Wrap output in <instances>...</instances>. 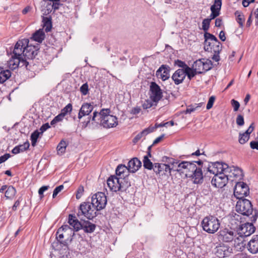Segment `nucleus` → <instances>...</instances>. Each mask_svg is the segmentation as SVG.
Returning <instances> with one entry per match:
<instances>
[{"label": "nucleus", "instance_id": "obj_1", "mask_svg": "<svg viewBox=\"0 0 258 258\" xmlns=\"http://www.w3.org/2000/svg\"><path fill=\"white\" fill-rule=\"evenodd\" d=\"M236 211L245 216V219L247 218L248 220L254 222L258 217V211L253 208L251 202L246 199H241L237 202L236 205Z\"/></svg>", "mask_w": 258, "mask_h": 258}, {"label": "nucleus", "instance_id": "obj_2", "mask_svg": "<svg viewBox=\"0 0 258 258\" xmlns=\"http://www.w3.org/2000/svg\"><path fill=\"white\" fill-rule=\"evenodd\" d=\"M204 36L205 50L220 53L222 50V44L217 37L210 33H205Z\"/></svg>", "mask_w": 258, "mask_h": 258}, {"label": "nucleus", "instance_id": "obj_3", "mask_svg": "<svg viewBox=\"0 0 258 258\" xmlns=\"http://www.w3.org/2000/svg\"><path fill=\"white\" fill-rule=\"evenodd\" d=\"M203 230L209 234H214L219 229L220 223L215 217L209 216L205 217L202 221Z\"/></svg>", "mask_w": 258, "mask_h": 258}, {"label": "nucleus", "instance_id": "obj_4", "mask_svg": "<svg viewBox=\"0 0 258 258\" xmlns=\"http://www.w3.org/2000/svg\"><path fill=\"white\" fill-rule=\"evenodd\" d=\"M97 211L94 208L91 207L89 202H84L80 205L77 216L81 220L82 216H85L88 219L92 220L97 216Z\"/></svg>", "mask_w": 258, "mask_h": 258}, {"label": "nucleus", "instance_id": "obj_5", "mask_svg": "<svg viewBox=\"0 0 258 258\" xmlns=\"http://www.w3.org/2000/svg\"><path fill=\"white\" fill-rule=\"evenodd\" d=\"M68 231H72V229L70 228L68 225H62L60 227L57 231L56 233V238L58 240V242L62 244L63 246H68L69 243H71L72 241V236L73 235H70L68 236L65 240H62L64 237H66L67 232ZM74 233H73V235Z\"/></svg>", "mask_w": 258, "mask_h": 258}, {"label": "nucleus", "instance_id": "obj_6", "mask_svg": "<svg viewBox=\"0 0 258 258\" xmlns=\"http://www.w3.org/2000/svg\"><path fill=\"white\" fill-rule=\"evenodd\" d=\"M106 204L107 198L104 192H98L92 197L91 204L96 211L104 209Z\"/></svg>", "mask_w": 258, "mask_h": 258}, {"label": "nucleus", "instance_id": "obj_7", "mask_svg": "<svg viewBox=\"0 0 258 258\" xmlns=\"http://www.w3.org/2000/svg\"><path fill=\"white\" fill-rule=\"evenodd\" d=\"M230 177H232L231 175L225 173L215 174L212 179L211 183L216 187L222 188L227 184Z\"/></svg>", "mask_w": 258, "mask_h": 258}, {"label": "nucleus", "instance_id": "obj_8", "mask_svg": "<svg viewBox=\"0 0 258 258\" xmlns=\"http://www.w3.org/2000/svg\"><path fill=\"white\" fill-rule=\"evenodd\" d=\"M249 194V188L247 184L243 182L236 183L234 188V195L238 200L245 199Z\"/></svg>", "mask_w": 258, "mask_h": 258}, {"label": "nucleus", "instance_id": "obj_9", "mask_svg": "<svg viewBox=\"0 0 258 258\" xmlns=\"http://www.w3.org/2000/svg\"><path fill=\"white\" fill-rule=\"evenodd\" d=\"M212 166H210L207 168V172L211 174H220V173H225L228 174L229 166L226 163L222 162H216L212 163Z\"/></svg>", "mask_w": 258, "mask_h": 258}, {"label": "nucleus", "instance_id": "obj_10", "mask_svg": "<svg viewBox=\"0 0 258 258\" xmlns=\"http://www.w3.org/2000/svg\"><path fill=\"white\" fill-rule=\"evenodd\" d=\"M217 234L219 240L224 242H232L236 236L234 230L228 228L221 229Z\"/></svg>", "mask_w": 258, "mask_h": 258}, {"label": "nucleus", "instance_id": "obj_11", "mask_svg": "<svg viewBox=\"0 0 258 258\" xmlns=\"http://www.w3.org/2000/svg\"><path fill=\"white\" fill-rule=\"evenodd\" d=\"M150 98L155 103V105L163 97L162 91L160 86L155 82H152L150 85Z\"/></svg>", "mask_w": 258, "mask_h": 258}, {"label": "nucleus", "instance_id": "obj_12", "mask_svg": "<svg viewBox=\"0 0 258 258\" xmlns=\"http://www.w3.org/2000/svg\"><path fill=\"white\" fill-rule=\"evenodd\" d=\"M106 112H105L103 119L102 126L104 128H109L115 127L118 124L117 118L113 115L110 114V110L106 109Z\"/></svg>", "mask_w": 258, "mask_h": 258}, {"label": "nucleus", "instance_id": "obj_13", "mask_svg": "<svg viewBox=\"0 0 258 258\" xmlns=\"http://www.w3.org/2000/svg\"><path fill=\"white\" fill-rule=\"evenodd\" d=\"M39 50V44L37 45H30L29 43L25 45L23 50V58L27 61L28 59H33L37 55Z\"/></svg>", "mask_w": 258, "mask_h": 258}, {"label": "nucleus", "instance_id": "obj_14", "mask_svg": "<svg viewBox=\"0 0 258 258\" xmlns=\"http://www.w3.org/2000/svg\"><path fill=\"white\" fill-rule=\"evenodd\" d=\"M232 249L223 243L219 244L214 248L215 254L219 258L229 256L232 253Z\"/></svg>", "mask_w": 258, "mask_h": 258}, {"label": "nucleus", "instance_id": "obj_15", "mask_svg": "<svg viewBox=\"0 0 258 258\" xmlns=\"http://www.w3.org/2000/svg\"><path fill=\"white\" fill-rule=\"evenodd\" d=\"M9 64L12 66V68L15 69L18 67H24L27 70H30L29 61L24 59L23 57L14 56L12 55L11 59L9 60Z\"/></svg>", "mask_w": 258, "mask_h": 258}, {"label": "nucleus", "instance_id": "obj_16", "mask_svg": "<svg viewBox=\"0 0 258 258\" xmlns=\"http://www.w3.org/2000/svg\"><path fill=\"white\" fill-rule=\"evenodd\" d=\"M253 222L247 220V221L241 224L239 228V233L241 237H247L252 234L255 230Z\"/></svg>", "mask_w": 258, "mask_h": 258}, {"label": "nucleus", "instance_id": "obj_17", "mask_svg": "<svg viewBox=\"0 0 258 258\" xmlns=\"http://www.w3.org/2000/svg\"><path fill=\"white\" fill-rule=\"evenodd\" d=\"M29 42V40L26 38L17 41L13 49L12 55L23 57V50H24L25 45H27Z\"/></svg>", "mask_w": 258, "mask_h": 258}, {"label": "nucleus", "instance_id": "obj_18", "mask_svg": "<svg viewBox=\"0 0 258 258\" xmlns=\"http://www.w3.org/2000/svg\"><path fill=\"white\" fill-rule=\"evenodd\" d=\"M107 110L106 109H102L99 112L95 111L93 112V115L92 117H88V120L86 121L85 124V127L90 123L91 121L92 123H96L97 124H100L102 125V123L103 122V119L105 112H106Z\"/></svg>", "mask_w": 258, "mask_h": 258}, {"label": "nucleus", "instance_id": "obj_19", "mask_svg": "<svg viewBox=\"0 0 258 258\" xmlns=\"http://www.w3.org/2000/svg\"><path fill=\"white\" fill-rule=\"evenodd\" d=\"M154 172L159 176H170V165L166 163H155Z\"/></svg>", "mask_w": 258, "mask_h": 258}, {"label": "nucleus", "instance_id": "obj_20", "mask_svg": "<svg viewBox=\"0 0 258 258\" xmlns=\"http://www.w3.org/2000/svg\"><path fill=\"white\" fill-rule=\"evenodd\" d=\"M170 68L168 65L162 64L156 71V76L163 81H165L170 77Z\"/></svg>", "mask_w": 258, "mask_h": 258}, {"label": "nucleus", "instance_id": "obj_21", "mask_svg": "<svg viewBox=\"0 0 258 258\" xmlns=\"http://www.w3.org/2000/svg\"><path fill=\"white\" fill-rule=\"evenodd\" d=\"M221 6L222 0H214V4L212 5L210 8L211 14L210 15V18H209L210 22L212 20L214 19L219 16Z\"/></svg>", "mask_w": 258, "mask_h": 258}, {"label": "nucleus", "instance_id": "obj_22", "mask_svg": "<svg viewBox=\"0 0 258 258\" xmlns=\"http://www.w3.org/2000/svg\"><path fill=\"white\" fill-rule=\"evenodd\" d=\"M186 177H192L194 179V183L195 184L201 183L203 180V174L202 169L197 167V170L192 172V173H185Z\"/></svg>", "mask_w": 258, "mask_h": 258}, {"label": "nucleus", "instance_id": "obj_23", "mask_svg": "<svg viewBox=\"0 0 258 258\" xmlns=\"http://www.w3.org/2000/svg\"><path fill=\"white\" fill-rule=\"evenodd\" d=\"M186 77L185 71L183 69L177 70L172 75L171 78L176 85L183 83Z\"/></svg>", "mask_w": 258, "mask_h": 258}, {"label": "nucleus", "instance_id": "obj_24", "mask_svg": "<svg viewBox=\"0 0 258 258\" xmlns=\"http://www.w3.org/2000/svg\"><path fill=\"white\" fill-rule=\"evenodd\" d=\"M107 183L111 191H118L119 190H117V188L119 187L120 185V177H118L115 175H111L107 179Z\"/></svg>", "mask_w": 258, "mask_h": 258}, {"label": "nucleus", "instance_id": "obj_25", "mask_svg": "<svg viewBox=\"0 0 258 258\" xmlns=\"http://www.w3.org/2000/svg\"><path fill=\"white\" fill-rule=\"evenodd\" d=\"M131 176L130 174L125 175L124 177H120V183L117 190L121 192L126 191L127 188L131 186Z\"/></svg>", "mask_w": 258, "mask_h": 258}, {"label": "nucleus", "instance_id": "obj_26", "mask_svg": "<svg viewBox=\"0 0 258 258\" xmlns=\"http://www.w3.org/2000/svg\"><path fill=\"white\" fill-rule=\"evenodd\" d=\"M93 105L91 103H84L79 110L78 118L81 119L83 116L88 115L93 110Z\"/></svg>", "mask_w": 258, "mask_h": 258}, {"label": "nucleus", "instance_id": "obj_27", "mask_svg": "<svg viewBox=\"0 0 258 258\" xmlns=\"http://www.w3.org/2000/svg\"><path fill=\"white\" fill-rule=\"evenodd\" d=\"M142 166L141 161L137 157L133 158L128 163V171L135 173Z\"/></svg>", "mask_w": 258, "mask_h": 258}, {"label": "nucleus", "instance_id": "obj_28", "mask_svg": "<svg viewBox=\"0 0 258 258\" xmlns=\"http://www.w3.org/2000/svg\"><path fill=\"white\" fill-rule=\"evenodd\" d=\"M68 223L70 225L73 227L74 229L78 231L79 230L83 229L84 223L82 224L76 218L75 215L70 214L69 216Z\"/></svg>", "mask_w": 258, "mask_h": 258}, {"label": "nucleus", "instance_id": "obj_29", "mask_svg": "<svg viewBox=\"0 0 258 258\" xmlns=\"http://www.w3.org/2000/svg\"><path fill=\"white\" fill-rule=\"evenodd\" d=\"M247 248L249 251L251 253L258 252V235L253 236L248 243Z\"/></svg>", "mask_w": 258, "mask_h": 258}, {"label": "nucleus", "instance_id": "obj_30", "mask_svg": "<svg viewBox=\"0 0 258 258\" xmlns=\"http://www.w3.org/2000/svg\"><path fill=\"white\" fill-rule=\"evenodd\" d=\"M45 33L42 29H40L34 32L30 38L31 40L41 43L44 39Z\"/></svg>", "mask_w": 258, "mask_h": 258}, {"label": "nucleus", "instance_id": "obj_31", "mask_svg": "<svg viewBox=\"0 0 258 258\" xmlns=\"http://www.w3.org/2000/svg\"><path fill=\"white\" fill-rule=\"evenodd\" d=\"M228 174L231 175L232 177H238L242 175V170L238 167L229 166Z\"/></svg>", "mask_w": 258, "mask_h": 258}, {"label": "nucleus", "instance_id": "obj_32", "mask_svg": "<svg viewBox=\"0 0 258 258\" xmlns=\"http://www.w3.org/2000/svg\"><path fill=\"white\" fill-rule=\"evenodd\" d=\"M43 27L45 29L46 32L51 31L52 28V21L50 17H43L42 18Z\"/></svg>", "mask_w": 258, "mask_h": 258}, {"label": "nucleus", "instance_id": "obj_33", "mask_svg": "<svg viewBox=\"0 0 258 258\" xmlns=\"http://www.w3.org/2000/svg\"><path fill=\"white\" fill-rule=\"evenodd\" d=\"M96 228V225L89 222L85 221L84 222L83 230L86 233H92Z\"/></svg>", "mask_w": 258, "mask_h": 258}, {"label": "nucleus", "instance_id": "obj_34", "mask_svg": "<svg viewBox=\"0 0 258 258\" xmlns=\"http://www.w3.org/2000/svg\"><path fill=\"white\" fill-rule=\"evenodd\" d=\"M153 132V129L146 128L142 132L137 135L133 139V142L134 143H137L143 136H146L148 134Z\"/></svg>", "mask_w": 258, "mask_h": 258}, {"label": "nucleus", "instance_id": "obj_35", "mask_svg": "<svg viewBox=\"0 0 258 258\" xmlns=\"http://www.w3.org/2000/svg\"><path fill=\"white\" fill-rule=\"evenodd\" d=\"M203 61L201 59H199L194 62L192 64V68H193L198 73V74H202L204 73L203 70Z\"/></svg>", "mask_w": 258, "mask_h": 258}, {"label": "nucleus", "instance_id": "obj_36", "mask_svg": "<svg viewBox=\"0 0 258 258\" xmlns=\"http://www.w3.org/2000/svg\"><path fill=\"white\" fill-rule=\"evenodd\" d=\"M128 171L127 166H125L124 165L120 164L117 166L115 172L117 176L119 177H124V173L126 171Z\"/></svg>", "mask_w": 258, "mask_h": 258}, {"label": "nucleus", "instance_id": "obj_37", "mask_svg": "<svg viewBox=\"0 0 258 258\" xmlns=\"http://www.w3.org/2000/svg\"><path fill=\"white\" fill-rule=\"evenodd\" d=\"M143 166L145 169L148 170H154L155 163H153L151 160L148 159V156H144V159L143 160Z\"/></svg>", "mask_w": 258, "mask_h": 258}, {"label": "nucleus", "instance_id": "obj_38", "mask_svg": "<svg viewBox=\"0 0 258 258\" xmlns=\"http://www.w3.org/2000/svg\"><path fill=\"white\" fill-rule=\"evenodd\" d=\"M11 76V72L9 70L0 72V83H3Z\"/></svg>", "mask_w": 258, "mask_h": 258}, {"label": "nucleus", "instance_id": "obj_39", "mask_svg": "<svg viewBox=\"0 0 258 258\" xmlns=\"http://www.w3.org/2000/svg\"><path fill=\"white\" fill-rule=\"evenodd\" d=\"M16 194V189L12 185H10L6 190L5 196L7 199H12Z\"/></svg>", "mask_w": 258, "mask_h": 258}, {"label": "nucleus", "instance_id": "obj_40", "mask_svg": "<svg viewBox=\"0 0 258 258\" xmlns=\"http://www.w3.org/2000/svg\"><path fill=\"white\" fill-rule=\"evenodd\" d=\"M68 145V143H67L64 140H61L57 146L58 154H63L66 151V147Z\"/></svg>", "mask_w": 258, "mask_h": 258}, {"label": "nucleus", "instance_id": "obj_41", "mask_svg": "<svg viewBox=\"0 0 258 258\" xmlns=\"http://www.w3.org/2000/svg\"><path fill=\"white\" fill-rule=\"evenodd\" d=\"M234 14L236 17V21L239 24V27L242 28L243 27V22L245 20L243 14L238 11H236Z\"/></svg>", "mask_w": 258, "mask_h": 258}, {"label": "nucleus", "instance_id": "obj_42", "mask_svg": "<svg viewBox=\"0 0 258 258\" xmlns=\"http://www.w3.org/2000/svg\"><path fill=\"white\" fill-rule=\"evenodd\" d=\"M186 167L185 169H184V170H186L185 173H192L195 170H197V167L194 162L189 161H186Z\"/></svg>", "mask_w": 258, "mask_h": 258}, {"label": "nucleus", "instance_id": "obj_43", "mask_svg": "<svg viewBox=\"0 0 258 258\" xmlns=\"http://www.w3.org/2000/svg\"><path fill=\"white\" fill-rule=\"evenodd\" d=\"M250 136L245 133L239 134L238 141L240 144H244L249 139Z\"/></svg>", "mask_w": 258, "mask_h": 258}, {"label": "nucleus", "instance_id": "obj_44", "mask_svg": "<svg viewBox=\"0 0 258 258\" xmlns=\"http://www.w3.org/2000/svg\"><path fill=\"white\" fill-rule=\"evenodd\" d=\"M186 76H187L188 79L191 80L197 74H198L197 72L193 68L189 67L188 70H185Z\"/></svg>", "mask_w": 258, "mask_h": 258}, {"label": "nucleus", "instance_id": "obj_45", "mask_svg": "<svg viewBox=\"0 0 258 258\" xmlns=\"http://www.w3.org/2000/svg\"><path fill=\"white\" fill-rule=\"evenodd\" d=\"M174 64L175 66H177L179 68H181L180 69H183L184 71L185 70H188L189 69V67H188L184 61H183L179 59H176L174 61Z\"/></svg>", "mask_w": 258, "mask_h": 258}, {"label": "nucleus", "instance_id": "obj_46", "mask_svg": "<svg viewBox=\"0 0 258 258\" xmlns=\"http://www.w3.org/2000/svg\"><path fill=\"white\" fill-rule=\"evenodd\" d=\"M168 123H170V126H173L174 124V121L173 120H171V121H167L165 123H156L154 126H153V127L150 126L148 128L153 129V132H154V130L158 127H163V126H167Z\"/></svg>", "mask_w": 258, "mask_h": 258}, {"label": "nucleus", "instance_id": "obj_47", "mask_svg": "<svg viewBox=\"0 0 258 258\" xmlns=\"http://www.w3.org/2000/svg\"><path fill=\"white\" fill-rule=\"evenodd\" d=\"M210 22V20H209V18L203 20L202 22V28L205 33H208L207 31L209 29Z\"/></svg>", "mask_w": 258, "mask_h": 258}, {"label": "nucleus", "instance_id": "obj_48", "mask_svg": "<svg viewBox=\"0 0 258 258\" xmlns=\"http://www.w3.org/2000/svg\"><path fill=\"white\" fill-rule=\"evenodd\" d=\"M204 73L210 70L213 67V62L211 60L207 59L206 62H203Z\"/></svg>", "mask_w": 258, "mask_h": 258}, {"label": "nucleus", "instance_id": "obj_49", "mask_svg": "<svg viewBox=\"0 0 258 258\" xmlns=\"http://www.w3.org/2000/svg\"><path fill=\"white\" fill-rule=\"evenodd\" d=\"M174 162L175 163H174L173 164H170V176H172V171L180 172L179 168H177V164L178 163V160L174 159Z\"/></svg>", "mask_w": 258, "mask_h": 258}, {"label": "nucleus", "instance_id": "obj_50", "mask_svg": "<svg viewBox=\"0 0 258 258\" xmlns=\"http://www.w3.org/2000/svg\"><path fill=\"white\" fill-rule=\"evenodd\" d=\"M72 110V105L71 103H69L66 106V107L61 109L60 113L65 116L68 113L71 112Z\"/></svg>", "mask_w": 258, "mask_h": 258}, {"label": "nucleus", "instance_id": "obj_51", "mask_svg": "<svg viewBox=\"0 0 258 258\" xmlns=\"http://www.w3.org/2000/svg\"><path fill=\"white\" fill-rule=\"evenodd\" d=\"M153 101L151 100H146L143 104L142 106L144 109L151 108L153 105Z\"/></svg>", "mask_w": 258, "mask_h": 258}, {"label": "nucleus", "instance_id": "obj_52", "mask_svg": "<svg viewBox=\"0 0 258 258\" xmlns=\"http://www.w3.org/2000/svg\"><path fill=\"white\" fill-rule=\"evenodd\" d=\"M80 92L83 95H86L88 93V84L85 83L82 85L80 89Z\"/></svg>", "mask_w": 258, "mask_h": 258}, {"label": "nucleus", "instance_id": "obj_53", "mask_svg": "<svg viewBox=\"0 0 258 258\" xmlns=\"http://www.w3.org/2000/svg\"><path fill=\"white\" fill-rule=\"evenodd\" d=\"M236 124L238 126H242L244 124V120L243 115L238 114L236 119Z\"/></svg>", "mask_w": 258, "mask_h": 258}, {"label": "nucleus", "instance_id": "obj_54", "mask_svg": "<svg viewBox=\"0 0 258 258\" xmlns=\"http://www.w3.org/2000/svg\"><path fill=\"white\" fill-rule=\"evenodd\" d=\"M18 146V148H20V153L24 152L27 150H28L30 146V144L28 141H26L22 145H20Z\"/></svg>", "mask_w": 258, "mask_h": 258}, {"label": "nucleus", "instance_id": "obj_55", "mask_svg": "<svg viewBox=\"0 0 258 258\" xmlns=\"http://www.w3.org/2000/svg\"><path fill=\"white\" fill-rule=\"evenodd\" d=\"M215 99L216 98L214 96H212L209 98L206 106L207 109L209 110L213 107Z\"/></svg>", "mask_w": 258, "mask_h": 258}, {"label": "nucleus", "instance_id": "obj_56", "mask_svg": "<svg viewBox=\"0 0 258 258\" xmlns=\"http://www.w3.org/2000/svg\"><path fill=\"white\" fill-rule=\"evenodd\" d=\"M162 161L163 162H165L167 164H173L174 162V159L172 158H169L167 156H164L162 158Z\"/></svg>", "mask_w": 258, "mask_h": 258}, {"label": "nucleus", "instance_id": "obj_57", "mask_svg": "<svg viewBox=\"0 0 258 258\" xmlns=\"http://www.w3.org/2000/svg\"><path fill=\"white\" fill-rule=\"evenodd\" d=\"M64 188L63 185H60L56 187L53 192L52 198H55L58 194Z\"/></svg>", "mask_w": 258, "mask_h": 258}, {"label": "nucleus", "instance_id": "obj_58", "mask_svg": "<svg viewBox=\"0 0 258 258\" xmlns=\"http://www.w3.org/2000/svg\"><path fill=\"white\" fill-rule=\"evenodd\" d=\"M197 108L198 106L194 107L192 105H189L187 107L186 110L183 111L182 112L184 114H190L195 111Z\"/></svg>", "mask_w": 258, "mask_h": 258}, {"label": "nucleus", "instance_id": "obj_59", "mask_svg": "<svg viewBox=\"0 0 258 258\" xmlns=\"http://www.w3.org/2000/svg\"><path fill=\"white\" fill-rule=\"evenodd\" d=\"M84 186L82 185H80L79 186L76 194V198L77 199H79L83 195V194L84 192Z\"/></svg>", "mask_w": 258, "mask_h": 258}, {"label": "nucleus", "instance_id": "obj_60", "mask_svg": "<svg viewBox=\"0 0 258 258\" xmlns=\"http://www.w3.org/2000/svg\"><path fill=\"white\" fill-rule=\"evenodd\" d=\"M186 161H182L179 163V161H178V163L177 164V168H179L180 169V172H179L180 174L183 173L184 172L182 170V169H185V165L186 164Z\"/></svg>", "mask_w": 258, "mask_h": 258}, {"label": "nucleus", "instance_id": "obj_61", "mask_svg": "<svg viewBox=\"0 0 258 258\" xmlns=\"http://www.w3.org/2000/svg\"><path fill=\"white\" fill-rule=\"evenodd\" d=\"M48 188H49V186L44 185V186H42L39 189L38 194H39L41 199L43 198V197H44L43 192L47 190L48 189Z\"/></svg>", "mask_w": 258, "mask_h": 258}, {"label": "nucleus", "instance_id": "obj_62", "mask_svg": "<svg viewBox=\"0 0 258 258\" xmlns=\"http://www.w3.org/2000/svg\"><path fill=\"white\" fill-rule=\"evenodd\" d=\"M231 104L233 107V109H234V111H236L238 110V109L240 107V104L237 101H236L234 99H232L231 100Z\"/></svg>", "mask_w": 258, "mask_h": 258}, {"label": "nucleus", "instance_id": "obj_63", "mask_svg": "<svg viewBox=\"0 0 258 258\" xmlns=\"http://www.w3.org/2000/svg\"><path fill=\"white\" fill-rule=\"evenodd\" d=\"M40 135L41 134L40 132H38V130L35 131L31 135V140H34L37 141V139L39 138Z\"/></svg>", "mask_w": 258, "mask_h": 258}, {"label": "nucleus", "instance_id": "obj_64", "mask_svg": "<svg viewBox=\"0 0 258 258\" xmlns=\"http://www.w3.org/2000/svg\"><path fill=\"white\" fill-rule=\"evenodd\" d=\"M50 125L48 123H45L43 124L40 128V133L42 135L44 132L46 131L50 127Z\"/></svg>", "mask_w": 258, "mask_h": 258}]
</instances>
